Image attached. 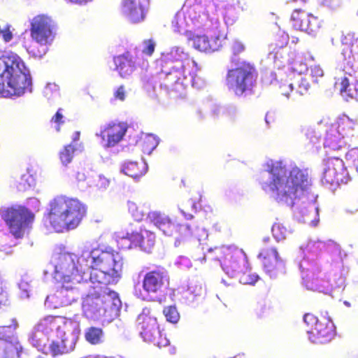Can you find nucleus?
<instances>
[{
	"mask_svg": "<svg viewBox=\"0 0 358 358\" xmlns=\"http://www.w3.org/2000/svg\"><path fill=\"white\" fill-rule=\"evenodd\" d=\"M78 265L69 254H60L55 266V277L60 286L47 296L45 303L58 308L76 301L77 285L90 273L93 284L107 287L121 275L123 262L118 253L107 251L83 252L78 258Z\"/></svg>",
	"mask_w": 358,
	"mask_h": 358,
	"instance_id": "f257e3e1",
	"label": "nucleus"
},
{
	"mask_svg": "<svg viewBox=\"0 0 358 358\" xmlns=\"http://www.w3.org/2000/svg\"><path fill=\"white\" fill-rule=\"evenodd\" d=\"M268 172L272 175L271 181L264 182V191L275 192V200L293 206L294 201L302 197L311 185L306 170L294 167L287 176V169L280 163L272 164Z\"/></svg>",
	"mask_w": 358,
	"mask_h": 358,
	"instance_id": "f03ea898",
	"label": "nucleus"
},
{
	"mask_svg": "<svg viewBox=\"0 0 358 358\" xmlns=\"http://www.w3.org/2000/svg\"><path fill=\"white\" fill-rule=\"evenodd\" d=\"M86 214L87 207L80 200L59 196L50 201L42 222L46 229L64 233L76 229Z\"/></svg>",
	"mask_w": 358,
	"mask_h": 358,
	"instance_id": "7ed1b4c3",
	"label": "nucleus"
},
{
	"mask_svg": "<svg viewBox=\"0 0 358 358\" xmlns=\"http://www.w3.org/2000/svg\"><path fill=\"white\" fill-rule=\"evenodd\" d=\"M31 76L23 59L13 52L0 57V94L22 96L31 91Z\"/></svg>",
	"mask_w": 358,
	"mask_h": 358,
	"instance_id": "20e7f679",
	"label": "nucleus"
},
{
	"mask_svg": "<svg viewBox=\"0 0 358 358\" xmlns=\"http://www.w3.org/2000/svg\"><path fill=\"white\" fill-rule=\"evenodd\" d=\"M118 294L107 287L98 285V290L88 294L83 301V315L88 319L97 320L107 313H117L121 307Z\"/></svg>",
	"mask_w": 358,
	"mask_h": 358,
	"instance_id": "39448f33",
	"label": "nucleus"
},
{
	"mask_svg": "<svg viewBox=\"0 0 358 358\" xmlns=\"http://www.w3.org/2000/svg\"><path fill=\"white\" fill-rule=\"evenodd\" d=\"M258 76L255 65L243 61L235 68L228 70L226 76V85L237 96L251 94L257 84Z\"/></svg>",
	"mask_w": 358,
	"mask_h": 358,
	"instance_id": "423d86ee",
	"label": "nucleus"
},
{
	"mask_svg": "<svg viewBox=\"0 0 358 358\" xmlns=\"http://www.w3.org/2000/svg\"><path fill=\"white\" fill-rule=\"evenodd\" d=\"M166 65L171 69L166 73V79L171 85L179 83L182 85L186 73L192 76L199 69L196 61L179 48L171 50L168 55Z\"/></svg>",
	"mask_w": 358,
	"mask_h": 358,
	"instance_id": "0eeeda50",
	"label": "nucleus"
},
{
	"mask_svg": "<svg viewBox=\"0 0 358 358\" xmlns=\"http://www.w3.org/2000/svg\"><path fill=\"white\" fill-rule=\"evenodd\" d=\"M1 218L8 227L10 234L15 238H22L31 228L35 215L23 206L6 208L1 211Z\"/></svg>",
	"mask_w": 358,
	"mask_h": 358,
	"instance_id": "6e6552de",
	"label": "nucleus"
},
{
	"mask_svg": "<svg viewBox=\"0 0 358 358\" xmlns=\"http://www.w3.org/2000/svg\"><path fill=\"white\" fill-rule=\"evenodd\" d=\"M303 321L308 327V338L314 343H327L336 336V327L329 317L306 313Z\"/></svg>",
	"mask_w": 358,
	"mask_h": 358,
	"instance_id": "1a4fd4ad",
	"label": "nucleus"
},
{
	"mask_svg": "<svg viewBox=\"0 0 358 358\" xmlns=\"http://www.w3.org/2000/svg\"><path fill=\"white\" fill-rule=\"evenodd\" d=\"M216 258L220 261L223 271L229 276L234 277L248 264L245 254L237 248L228 246L215 248Z\"/></svg>",
	"mask_w": 358,
	"mask_h": 358,
	"instance_id": "9d476101",
	"label": "nucleus"
},
{
	"mask_svg": "<svg viewBox=\"0 0 358 358\" xmlns=\"http://www.w3.org/2000/svg\"><path fill=\"white\" fill-rule=\"evenodd\" d=\"M137 326L140 335L145 342L159 348L169 345V341L162 333L155 317L145 313H141L137 318Z\"/></svg>",
	"mask_w": 358,
	"mask_h": 358,
	"instance_id": "9b49d317",
	"label": "nucleus"
},
{
	"mask_svg": "<svg viewBox=\"0 0 358 358\" xmlns=\"http://www.w3.org/2000/svg\"><path fill=\"white\" fill-rule=\"evenodd\" d=\"M55 23L45 14H38L30 20V36L41 46L50 44L55 36Z\"/></svg>",
	"mask_w": 358,
	"mask_h": 358,
	"instance_id": "f8f14e48",
	"label": "nucleus"
},
{
	"mask_svg": "<svg viewBox=\"0 0 358 358\" xmlns=\"http://www.w3.org/2000/svg\"><path fill=\"white\" fill-rule=\"evenodd\" d=\"M151 220L166 236H176L177 238L182 239L192 235V229L189 224H176L160 213H152Z\"/></svg>",
	"mask_w": 358,
	"mask_h": 358,
	"instance_id": "ddd939ff",
	"label": "nucleus"
},
{
	"mask_svg": "<svg viewBox=\"0 0 358 358\" xmlns=\"http://www.w3.org/2000/svg\"><path fill=\"white\" fill-rule=\"evenodd\" d=\"M169 286V276L165 268L157 267L147 272L142 281L143 289L148 294L162 293Z\"/></svg>",
	"mask_w": 358,
	"mask_h": 358,
	"instance_id": "4468645a",
	"label": "nucleus"
},
{
	"mask_svg": "<svg viewBox=\"0 0 358 358\" xmlns=\"http://www.w3.org/2000/svg\"><path fill=\"white\" fill-rule=\"evenodd\" d=\"M18 327L16 319L12 324L0 326V358H17V343L14 341V332Z\"/></svg>",
	"mask_w": 358,
	"mask_h": 358,
	"instance_id": "2eb2a0df",
	"label": "nucleus"
},
{
	"mask_svg": "<svg viewBox=\"0 0 358 358\" xmlns=\"http://www.w3.org/2000/svg\"><path fill=\"white\" fill-rule=\"evenodd\" d=\"M225 36L221 33H215L210 38L206 35L190 34L188 41L192 42V46L197 50L210 53L219 50L223 45Z\"/></svg>",
	"mask_w": 358,
	"mask_h": 358,
	"instance_id": "dca6fc26",
	"label": "nucleus"
},
{
	"mask_svg": "<svg viewBox=\"0 0 358 358\" xmlns=\"http://www.w3.org/2000/svg\"><path fill=\"white\" fill-rule=\"evenodd\" d=\"M352 131L348 120H341L332 123L327 131L324 139V147L332 150L341 148V141Z\"/></svg>",
	"mask_w": 358,
	"mask_h": 358,
	"instance_id": "f3484780",
	"label": "nucleus"
},
{
	"mask_svg": "<svg viewBox=\"0 0 358 358\" xmlns=\"http://www.w3.org/2000/svg\"><path fill=\"white\" fill-rule=\"evenodd\" d=\"M323 173V180L330 185H339L346 180L347 169L343 159L338 157H331L326 160Z\"/></svg>",
	"mask_w": 358,
	"mask_h": 358,
	"instance_id": "a211bd4d",
	"label": "nucleus"
},
{
	"mask_svg": "<svg viewBox=\"0 0 358 358\" xmlns=\"http://www.w3.org/2000/svg\"><path fill=\"white\" fill-rule=\"evenodd\" d=\"M264 270L271 277L276 276L285 269V264L274 248H263L258 255Z\"/></svg>",
	"mask_w": 358,
	"mask_h": 358,
	"instance_id": "6ab92c4d",
	"label": "nucleus"
},
{
	"mask_svg": "<svg viewBox=\"0 0 358 358\" xmlns=\"http://www.w3.org/2000/svg\"><path fill=\"white\" fill-rule=\"evenodd\" d=\"M126 131L127 127L124 123L111 122L106 124L97 136L101 137L103 147L110 148L123 138Z\"/></svg>",
	"mask_w": 358,
	"mask_h": 358,
	"instance_id": "aec40b11",
	"label": "nucleus"
},
{
	"mask_svg": "<svg viewBox=\"0 0 358 358\" xmlns=\"http://www.w3.org/2000/svg\"><path fill=\"white\" fill-rule=\"evenodd\" d=\"M149 0H122V13L133 23H138L145 19Z\"/></svg>",
	"mask_w": 358,
	"mask_h": 358,
	"instance_id": "412c9836",
	"label": "nucleus"
},
{
	"mask_svg": "<svg viewBox=\"0 0 358 358\" xmlns=\"http://www.w3.org/2000/svg\"><path fill=\"white\" fill-rule=\"evenodd\" d=\"M64 324V318L60 316L48 315L45 317L36 324L34 333V336L37 337L40 334L48 336L54 330L59 331L61 324Z\"/></svg>",
	"mask_w": 358,
	"mask_h": 358,
	"instance_id": "4be33fe9",
	"label": "nucleus"
},
{
	"mask_svg": "<svg viewBox=\"0 0 358 358\" xmlns=\"http://www.w3.org/2000/svg\"><path fill=\"white\" fill-rule=\"evenodd\" d=\"M113 62L115 65V69L123 78L131 76L136 69L135 62L128 51L114 57Z\"/></svg>",
	"mask_w": 358,
	"mask_h": 358,
	"instance_id": "5701e85b",
	"label": "nucleus"
},
{
	"mask_svg": "<svg viewBox=\"0 0 358 358\" xmlns=\"http://www.w3.org/2000/svg\"><path fill=\"white\" fill-rule=\"evenodd\" d=\"M75 344L71 335L66 336L65 333H63L59 341H52L51 343L50 350L53 356L66 354L73 350Z\"/></svg>",
	"mask_w": 358,
	"mask_h": 358,
	"instance_id": "b1692460",
	"label": "nucleus"
},
{
	"mask_svg": "<svg viewBox=\"0 0 358 358\" xmlns=\"http://www.w3.org/2000/svg\"><path fill=\"white\" fill-rule=\"evenodd\" d=\"M138 234L137 231L125 230L119 231L115 235L116 241L122 250L131 249L137 247L138 244Z\"/></svg>",
	"mask_w": 358,
	"mask_h": 358,
	"instance_id": "393cba45",
	"label": "nucleus"
},
{
	"mask_svg": "<svg viewBox=\"0 0 358 358\" xmlns=\"http://www.w3.org/2000/svg\"><path fill=\"white\" fill-rule=\"evenodd\" d=\"M122 171L126 175L137 178L145 173L147 171L146 164L142 160L140 162H128L124 164Z\"/></svg>",
	"mask_w": 358,
	"mask_h": 358,
	"instance_id": "a878e982",
	"label": "nucleus"
},
{
	"mask_svg": "<svg viewBox=\"0 0 358 358\" xmlns=\"http://www.w3.org/2000/svg\"><path fill=\"white\" fill-rule=\"evenodd\" d=\"M289 86L292 88L293 92L299 96L306 95L310 89L308 80L301 76L291 75Z\"/></svg>",
	"mask_w": 358,
	"mask_h": 358,
	"instance_id": "bb28decb",
	"label": "nucleus"
},
{
	"mask_svg": "<svg viewBox=\"0 0 358 358\" xmlns=\"http://www.w3.org/2000/svg\"><path fill=\"white\" fill-rule=\"evenodd\" d=\"M288 69L287 77L290 78L291 75L303 76V74L308 71V68L301 56H296L289 62Z\"/></svg>",
	"mask_w": 358,
	"mask_h": 358,
	"instance_id": "cd10ccee",
	"label": "nucleus"
},
{
	"mask_svg": "<svg viewBox=\"0 0 358 358\" xmlns=\"http://www.w3.org/2000/svg\"><path fill=\"white\" fill-rule=\"evenodd\" d=\"M155 234L151 231L145 230L144 231L139 232L138 239L139 243L137 244V247L149 252L155 246Z\"/></svg>",
	"mask_w": 358,
	"mask_h": 358,
	"instance_id": "c85d7f7f",
	"label": "nucleus"
},
{
	"mask_svg": "<svg viewBox=\"0 0 358 358\" xmlns=\"http://www.w3.org/2000/svg\"><path fill=\"white\" fill-rule=\"evenodd\" d=\"M307 13H306L301 8H294L292 15L291 21L292 26L295 29L303 31V29H310L308 25H304V18H306Z\"/></svg>",
	"mask_w": 358,
	"mask_h": 358,
	"instance_id": "c756f323",
	"label": "nucleus"
},
{
	"mask_svg": "<svg viewBox=\"0 0 358 358\" xmlns=\"http://www.w3.org/2000/svg\"><path fill=\"white\" fill-rule=\"evenodd\" d=\"M307 13H306L301 8H294L292 15L291 21L292 26L295 29L303 31V29H310L308 25H304V18H306Z\"/></svg>",
	"mask_w": 358,
	"mask_h": 358,
	"instance_id": "7c9ffc66",
	"label": "nucleus"
},
{
	"mask_svg": "<svg viewBox=\"0 0 358 358\" xmlns=\"http://www.w3.org/2000/svg\"><path fill=\"white\" fill-rule=\"evenodd\" d=\"M78 150L72 144L64 145L59 152V158L61 163L64 166H66L71 163L74 157L75 152Z\"/></svg>",
	"mask_w": 358,
	"mask_h": 358,
	"instance_id": "2f4dec72",
	"label": "nucleus"
},
{
	"mask_svg": "<svg viewBox=\"0 0 358 358\" xmlns=\"http://www.w3.org/2000/svg\"><path fill=\"white\" fill-rule=\"evenodd\" d=\"M238 274L240 282L243 285H255L259 280V276L252 271L248 264Z\"/></svg>",
	"mask_w": 358,
	"mask_h": 358,
	"instance_id": "473e14b6",
	"label": "nucleus"
},
{
	"mask_svg": "<svg viewBox=\"0 0 358 358\" xmlns=\"http://www.w3.org/2000/svg\"><path fill=\"white\" fill-rule=\"evenodd\" d=\"M303 24L304 25H308L310 29H303V31L307 32L309 34L317 33L321 27V21L318 17L312 14L308 13L306 18H304Z\"/></svg>",
	"mask_w": 358,
	"mask_h": 358,
	"instance_id": "72a5a7b5",
	"label": "nucleus"
},
{
	"mask_svg": "<svg viewBox=\"0 0 358 358\" xmlns=\"http://www.w3.org/2000/svg\"><path fill=\"white\" fill-rule=\"evenodd\" d=\"M103 331L101 328L90 327L85 333L86 340L91 344L96 345L101 342Z\"/></svg>",
	"mask_w": 358,
	"mask_h": 358,
	"instance_id": "f704fd0d",
	"label": "nucleus"
},
{
	"mask_svg": "<svg viewBox=\"0 0 358 358\" xmlns=\"http://www.w3.org/2000/svg\"><path fill=\"white\" fill-rule=\"evenodd\" d=\"M163 314L167 322L173 324L177 323L180 320V314L175 306L164 307Z\"/></svg>",
	"mask_w": 358,
	"mask_h": 358,
	"instance_id": "c9c22d12",
	"label": "nucleus"
},
{
	"mask_svg": "<svg viewBox=\"0 0 358 358\" xmlns=\"http://www.w3.org/2000/svg\"><path fill=\"white\" fill-rule=\"evenodd\" d=\"M287 44V38L280 45H278L277 43L271 44V47L272 48V50L270 54L273 55L275 62H277L280 58H282L283 55L286 54V52L283 51V48L286 46Z\"/></svg>",
	"mask_w": 358,
	"mask_h": 358,
	"instance_id": "e433bc0d",
	"label": "nucleus"
},
{
	"mask_svg": "<svg viewBox=\"0 0 358 358\" xmlns=\"http://www.w3.org/2000/svg\"><path fill=\"white\" fill-rule=\"evenodd\" d=\"M143 148L145 152H151L158 145V141L152 135H148L143 141Z\"/></svg>",
	"mask_w": 358,
	"mask_h": 358,
	"instance_id": "4c0bfd02",
	"label": "nucleus"
},
{
	"mask_svg": "<svg viewBox=\"0 0 358 358\" xmlns=\"http://www.w3.org/2000/svg\"><path fill=\"white\" fill-rule=\"evenodd\" d=\"M245 48V45L241 41H240L238 40H236L233 42L232 45H231L232 56L231 58V61L232 63L236 64L237 56L239 54L244 52Z\"/></svg>",
	"mask_w": 358,
	"mask_h": 358,
	"instance_id": "58836bf2",
	"label": "nucleus"
},
{
	"mask_svg": "<svg viewBox=\"0 0 358 358\" xmlns=\"http://www.w3.org/2000/svg\"><path fill=\"white\" fill-rule=\"evenodd\" d=\"M127 207L129 212L136 220L140 221L143 218L144 214L142 210L139 209L136 203L133 201H128Z\"/></svg>",
	"mask_w": 358,
	"mask_h": 358,
	"instance_id": "ea45409f",
	"label": "nucleus"
},
{
	"mask_svg": "<svg viewBox=\"0 0 358 358\" xmlns=\"http://www.w3.org/2000/svg\"><path fill=\"white\" fill-rule=\"evenodd\" d=\"M143 48L142 52L147 56H152L155 50L156 42L154 39H145L143 41Z\"/></svg>",
	"mask_w": 358,
	"mask_h": 358,
	"instance_id": "a19ab883",
	"label": "nucleus"
},
{
	"mask_svg": "<svg viewBox=\"0 0 358 358\" xmlns=\"http://www.w3.org/2000/svg\"><path fill=\"white\" fill-rule=\"evenodd\" d=\"M34 183V179L29 173L23 174L18 182V187L22 190H26Z\"/></svg>",
	"mask_w": 358,
	"mask_h": 358,
	"instance_id": "79ce46f5",
	"label": "nucleus"
},
{
	"mask_svg": "<svg viewBox=\"0 0 358 358\" xmlns=\"http://www.w3.org/2000/svg\"><path fill=\"white\" fill-rule=\"evenodd\" d=\"M305 135L306 138L312 143H317L321 138L320 134L319 132H316V131L313 128L306 129Z\"/></svg>",
	"mask_w": 358,
	"mask_h": 358,
	"instance_id": "37998d69",
	"label": "nucleus"
},
{
	"mask_svg": "<svg viewBox=\"0 0 358 358\" xmlns=\"http://www.w3.org/2000/svg\"><path fill=\"white\" fill-rule=\"evenodd\" d=\"M210 0H187V3L189 4L190 10H194L196 7H199L201 9H205Z\"/></svg>",
	"mask_w": 358,
	"mask_h": 358,
	"instance_id": "c03bdc74",
	"label": "nucleus"
},
{
	"mask_svg": "<svg viewBox=\"0 0 358 358\" xmlns=\"http://www.w3.org/2000/svg\"><path fill=\"white\" fill-rule=\"evenodd\" d=\"M10 300L6 289L0 283V307L9 305Z\"/></svg>",
	"mask_w": 358,
	"mask_h": 358,
	"instance_id": "a18cd8bd",
	"label": "nucleus"
},
{
	"mask_svg": "<svg viewBox=\"0 0 358 358\" xmlns=\"http://www.w3.org/2000/svg\"><path fill=\"white\" fill-rule=\"evenodd\" d=\"M279 92L282 95L286 97H289L290 93L293 92L292 88L289 86V78L288 77L285 83L280 85Z\"/></svg>",
	"mask_w": 358,
	"mask_h": 358,
	"instance_id": "49530a36",
	"label": "nucleus"
},
{
	"mask_svg": "<svg viewBox=\"0 0 358 358\" xmlns=\"http://www.w3.org/2000/svg\"><path fill=\"white\" fill-rule=\"evenodd\" d=\"M26 49L29 54L35 57H41L45 53L44 49L41 50L34 44H30L26 46Z\"/></svg>",
	"mask_w": 358,
	"mask_h": 358,
	"instance_id": "de8ad7c7",
	"label": "nucleus"
},
{
	"mask_svg": "<svg viewBox=\"0 0 358 358\" xmlns=\"http://www.w3.org/2000/svg\"><path fill=\"white\" fill-rule=\"evenodd\" d=\"M310 75L314 81L317 82L318 79L324 76V72L320 66L315 65L310 67Z\"/></svg>",
	"mask_w": 358,
	"mask_h": 358,
	"instance_id": "09e8293b",
	"label": "nucleus"
},
{
	"mask_svg": "<svg viewBox=\"0 0 358 358\" xmlns=\"http://www.w3.org/2000/svg\"><path fill=\"white\" fill-rule=\"evenodd\" d=\"M95 185L99 189L106 188L109 184L110 180L103 175H99L94 180Z\"/></svg>",
	"mask_w": 358,
	"mask_h": 358,
	"instance_id": "8fccbe9b",
	"label": "nucleus"
},
{
	"mask_svg": "<svg viewBox=\"0 0 358 358\" xmlns=\"http://www.w3.org/2000/svg\"><path fill=\"white\" fill-rule=\"evenodd\" d=\"M126 94L125 87L120 85L115 90L113 96L115 99L124 101L126 99Z\"/></svg>",
	"mask_w": 358,
	"mask_h": 358,
	"instance_id": "3c124183",
	"label": "nucleus"
},
{
	"mask_svg": "<svg viewBox=\"0 0 358 358\" xmlns=\"http://www.w3.org/2000/svg\"><path fill=\"white\" fill-rule=\"evenodd\" d=\"M340 85V92L341 93H347L350 96V90L351 88L350 87V82L349 79L347 77H343L341 79V81L339 83Z\"/></svg>",
	"mask_w": 358,
	"mask_h": 358,
	"instance_id": "603ef678",
	"label": "nucleus"
},
{
	"mask_svg": "<svg viewBox=\"0 0 358 358\" xmlns=\"http://www.w3.org/2000/svg\"><path fill=\"white\" fill-rule=\"evenodd\" d=\"M63 115L62 113V109L59 108L55 113V115L52 117V122L56 123L57 127L56 128L57 131H60V125L64 123L63 121Z\"/></svg>",
	"mask_w": 358,
	"mask_h": 358,
	"instance_id": "864d4df0",
	"label": "nucleus"
},
{
	"mask_svg": "<svg viewBox=\"0 0 358 358\" xmlns=\"http://www.w3.org/2000/svg\"><path fill=\"white\" fill-rule=\"evenodd\" d=\"M80 132L78 131H75L73 134L72 141L70 144L75 145L76 148H83V146L82 145V144H79L78 146H77L78 145L77 142L80 140Z\"/></svg>",
	"mask_w": 358,
	"mask_h": 358,
	"instance_id": "5fc2aeb1",
	"label": "nucleus"
},
{
	"mask_svg": "<svg viewBox=\"0 0 358 358\" xmlns=\"http://www.w3.org/2000/svg\"><path fill=\"white\" fill-rule=\"evenodd\" d=\"M3 39L5 42H8L13 38V34L9 29L1 31Z\"/></svg>",
	"mask_w": 358,
	"mask_h": 358,
	"instance_id": "6e6d98bb",
	"label": "nucleus"
},
{
	"mask_svg": "<svg viewBox=\"0 0 358 358\" xmlns=\"http://www.w3.org/2000/svg\"><path fill=\"white\" fill-rule=\"evenodd\" d=\"M353 90L352 89L350 90V96L358 99V80L353 85Z\"/></svg>",
	"mask_w": 358,
	"mask_h": 358,
	"instance_id": "4d7b16f0",
	"label": "nucleus"
},
{
	"mask_svg": "<svg viewBox=\"0 0 358 358\" xmlns=\"http://www.w3.org/2000/svg\"><path fill=\"white\" fill-rule=\"evenodd\" d=\"M280 229H281V227H280V224H274L273 225V227H272V232H273V235L275 237L280 238L279 236H278V234L280 233Z\"/></svg>",
	"mask_w": 358,
	"mask_h": 358,
	"instance_id": "13d9d810",
	"label": "nucleus"
},
{
	"mask_svg": "<svg viewBox=\"0 0 358 358\" xmlns=\"http://www.w3.org/2000/svg\"><path fill=\"white\" fill-rule=\"evenodd\" d=\"M76 179L78 180V181H83L85 180L86 178V176H85V174L84 172H80L78 171L77 173H76Z\"/></svg>",
	"mask_w": 358,
	"mask_h": 358,
	"instance_id": "bf43d9fd",
	"label": "nucleus"
},
{
	"mask_svg": "<svg viewBox=\"0 0 358 358\" xmlns=\"http://www.w3.org/2000/svg\"><path fill=\"white\" fill-rule=\"evenodd\" d=\"M68 1L71 3H73L82 5V4H85L90 1H92V0H68Z\"/></svg>",
	"mask_w": 358,
	"mask_h": 358,
	"instance_id": "052dcab7",
	"label": "nucleus"
},
{
	"mask_svg": "<svg viewBox=\"0 0 358 358\" xmlns=\"http://www.w3.org/2000/svg\"><path fill=\"white\" fill-rule=\"evenodd\" d=\"M352 52L358 53V40H356L352 45Z\"/></svg>",
	"mask_w": 358,
	"mask_h": 358,
	"instance_id": "680f3d73",
	"label": "nucleus"
},
{
	"mask_svg": "<svg viewBox=\"0 0 358 358\" xmlns=\"http://www.w3.org/2000/svg\"><path fill=\"white\" fill-rule=\"evenodd\" d=\"M307 2V0H290L291 3L299 4V5H305Z\"/></svg>",
	"mask_w": 358,
	"mask_h": 358,
	"instance_id": "e2e57ef3",
	"label": "nucleus"
},
{
	"mask_svg": "<svg viewBox=\"0 0 358 358\" xmlns=\"http://www.w3.org/2000/svg\"><path fill=\"white\" fill-rule=\"evenodd\" d=\"M180 212L184 215V216L187 219H190L193 217V215L191 213H186L184 208H180Z\"/></svg>",
	"mask_w": 358,
	"mask_h": 358,
	"instance_id": "0e129e2a",
	"label": "nucleus"
},
{
	"mask_svg": "<svg viewBox=\"0 0 358 358\" xmlns=\"http://www.w3.org/2000/svg\"><path fill=\"white\" fill-rule=\"evenodd\" d=\"M344 304H345L346 306H348V307H350V303H349V302H348V301H344Z\"/></svg>",
	"mask_w": 358,
	"mask_h": 358,
	"instance_id": "69168bd1",
	"label": "nucleus"
},
{
	"mask_svg": "<svg viewBox=\"0 0 358 358\" xmlns=\"http://www.w3.org/2000/svg\"><path fill=\"white\" fill-rule=\"evenodd\" d=\"M192 208H193V211H194V212H196V208H195L194 205H192Z\"/></svg>",
	"mask_w": 358,
	"mask_h": 358,
	"instance_id": "338daca9",
	"label": "nucleus"
},
{
	"mask_svg": "<svg viewBox=\"0 0 358 358\" xmlns=\"http://www.w3.org/2000/svg\"><path fill=\"white\" fill-rule=\"evenodd\" d=\"M357 15H358V9H357Z\"/></svg>",
	"mask_w": 358,
	"mask_h": 358,
	"instance_id": "774afa93",
	"label": "nucleus"
}]
</instances>
